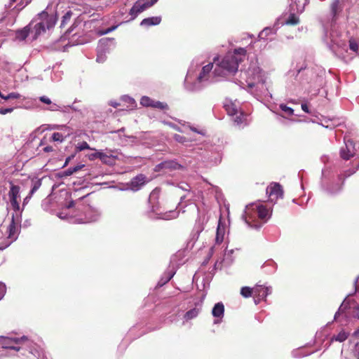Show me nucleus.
Masks as SVG:
<instances>
[{"label": "nucleus", "mask_w": 359, "mask_h": 359, "mask_svg": "<svg viewBox=\"0 0 359 359\" xmlns=\"http://www.w3.org/2000/svg\"><path fill=\"white\" fill-rule=\"evenodd\" d=\"M161 18L156 16V17L144 18V20H142L140 25L142 26L149 27V26H152V25H159L161 23Z\"/></svg>", "instance_id": "obj_16"}, {"label": "nucleus", "mask_w": 359, "mask_h": 359, "mask_svg": "<svg viewBox=\"0 0 359 359\" xmlns=\"http://www.w3.org/2000/svg\"><path fill=\"white\" fill-rule=\"evenodd\" d=\"M10 184L11 187L8 192L10 202L13 209L15 211H18L20 209V204L18 198L20 197V188L19 186L13 184L12 182H10Z\"/></svg>", "instance_id": "obj_6"}, {"label": "nucleus", "mask_w": 359, "mask_h": 359, "mask_svg": "<svg viewBox=\"0 0 359 359\" xmlns=\"http://www.w3.org/2000/svg\"><path fill=\"white\" fill-rule=\"evenodd\" d=\"M302 109L306 113H309V107L306 104H302Z\"/></svg>", "instance_id": "obj_45"}, {"label": "nucleus", "mask_w": 359, "mask_h": 359, "mask_svg": "<svg viewBox=\"0 0 359 359\" xmlns=\"http://www.w3.org/2000/svg\"><path fill=\"white\" fill-rule=\"evenodd\" d=\"M356 154L355 143L351 140L345 142V147L340 150V156L344 160H348Z\"/></svg>", "instance_id": "obj_8"}, {"label": "nucleus", "mask_w": 359, "mask_h": 359, "mask_svg": "<svg viewBox=\"0 0 359 359\" xmlns=\"http://www.w3.org/2000/svg\"><path fill=\"white\" fill-rule=\"evenodd\" d=\"M224 108H225L227 114L230 116H234V115H236L237 114H238V109L234 103H232V102L226 103L224 105Z\"/></svg>", "instance_id": "obj_19"}, {"label": "nucleus", "mask_w": 359, "mask_h": 359, "mask_svg": "<svg viewBox=\"0 0 359 359\" xmlns=\"http://www.w3.org/2000/svg\"><path fill=\"white\" fill-rule=\"evenodd\" d=\"M0 97H1L2 99L4 98V95L2 94L1 91H0Z\"/></svg>", "instance_id": "obj_50"}, {"label": "nucleus", "mask_w": 359, "mask_h": 359, "mask_svg": "<svg viewBox=\"0 0 359 359\" xmlns=\"http://www.w3.org/2000/svg\"><path fill=\"white\" fill-rule=\"evenodd\" d=\"M241 294L245 298L254 296V287L252 288L247 286L243 287L241 289Z\"/></svg>", "instance_id": "obj_24"}, {"label": "nucleus", "mask_w": 359, "mask_h": 359, "mask_svg": "<svg viewBox=\"0 0 359 359\" xmlns=\"http://www.w3.org/2000/svg\"><path fill=\"white\" fill-rule=\"evenodd\" d=\"M359 168V160L357 161L356 167L352 169L347 170L344 171V172L341 175H339V180H342L343 181L346 177H348L355 173L356 170Z\"/></svg>", "instance_id": "obj_23"}, {"label": "nucleus", "mask_w": 359, "mask_h": 359, "mask_svg": "<svg viewBox=\"0 0 359 359\" xmlns=\"http://www.w3.org/2000/svg\"><path fill=\"white\" fill-rule=\"evenodd\" d=\"M269 209L263 205H257L255 212H245V220L249 226L255 228L260 227L262 223H259L255 221V218L257 217L263 222H265L269 217Z\"/></svg>", "instance_id": "obj_4"}, {"label": "nucleus", "mask_w": 359, "mask_h": 359, "mask_svg": "<svg viewBox=\"0 0 359 359\" xmlns=\"http://www.w3.org/2000/svg\"><path fill=\"white\" fill-rule=\"evenodd\" d=\"M74 155H72V156H68V157L66 158V160H65V164H64L63 167H66V166L69 164V161H70L72 158H74Z\"/></svg>", "instance_id": "obj_43"}, {"label": "nucleus", "mask_w": 359, "mask_h": 359, "mask_svg": "<svg viewBox=\"0 0 359 359\" xmlns=\"http://www.w3.org/2000/svg\"><path fill=\"white\" fill-rule=\"evenodd\" d=\"M270 288L262 285L257 284L254 287V299L256 304L261 300L265 299L269 294Z\"/></svg>", "instance_id": "obj_10"}, {"label": "nucleus", "mask_w": 359, "mask_h": 359, "mask_svg": "<svg viewBox=\"0 0 359 359\" xmlns=\"http://www.w3.org/2000/svg\"><path fill=\"white\" fill-rule=\"evenodd\" d=\"M235 117L233 118V121L235 123H236L238 125L241 124L246 121V114H244L241 111H238V114L236 115H234Z\"/></svg>", "instance_id": "obj_26"}, {"label": "nucleus", "mask_w": 359, "mask_h": 359, "mask_svg": "<svg viewBox=\"0 0 359 359\" xmlns=\"http://www.w3.org/2000/svg\"><path fill=\"white\" fill-rule=\"evenodd\" d=\"M11 1V5L15 3L17 0H10Z\"/></svg>", "instance_id": "obj_51"}, {"label": "nucleus", "mask_w": 359, "mask_h": 359, "mask_svg": "<svg viewBox=\"0 0 359 359\" xmlns=\"http://www.w3.org/2000/svg\"><path fill=\"white\" fill-rule=\"evenodd\" d=\"M83 167H84V165H76L74 168H72V172L73 173H75L76 172H78L79 170H80Z\"/></svg>", "instance_id": "obj_42"}, {"label": "nucleus", "mask_w": 359, "mask_h": 359, "mask_svg": "<svg viewBox=\"0 0 359 359\" xmlns=\"http://www.w3.org/2000/svg\"><path fill=\"white\" fill-rule=\"evenodd\" d=\"M338 11V4L334 3L332 5V13L333 16L335 17Z\"/></svg>", "instance_id": "obj_40"}, {"label": "nucleus", "mask_w": 359, "mask_h": 359, "mask_svg": "<svg viewBox=\"0 0 359 359\" xmlns=\"http://www.w3.org/2000/svg\"><path fill=\"white\" fill-rule=\"evenodd\" d=\"M101 154H102L101 151H97L95 153H93V154H90L89 158L90 160H94L95 158L100 159Z\"/></svg>", "instance_id": "obj_37"}, {"label": "nucleus", "mask_w": 359, "mask_h": 359, "mask_svg": "<svg viewBox=\"0 0 359 359\" xmlns=\"http://www.w3.org/2000/svg\"><path fill=\"white\" fill-rule=\"evenodd\" d=\"M199 312H200V310L198 309H196V308L192 309L185 313V314L184 316V318L187 321L194 319L198 316Z\"/></svg>", "instance_id": "obj_20"}, {"label": "nucleus", "mask_w": 359, "mask_h": 359, "mask_svg": "<svg viewBox=\"0 0 359 359\" xmlns=\"http://www.w3.org/2000/svg\"><path fill=\"white\" fill-rule=\"evenodd\" d=\"M349 48L351 50L355 53L358 52L359 47L357 41L355 39H351L349 40Z\"/></svg>", "instance_id": "obj_31"}, {"label": "nucleus", "mask_w": 359, "mask_h": 359, "mask_svg": "<svg viewBox=\"0 0 359 359\" xmlns=\"http://www.w3.org/2000/svg\"><path fill=\"white\" fill-rule=\"evenodd\" d=\"M171 278H172V276H170V277L168 278V280H166V282H168V281L171 279Z\"/></svg>", "instance_id": "obj_54"}, {"label": "nucleus", "mask_w": 359, "mask_h": 359, "mask_svg": "<svg viewBox=\"0 0 359 359\" xmlns=\"http://www.w3.org/2000/svg\"><path fill=\"white\" fill-rule=\"evenodd\" d=\"M0 345L3 348L15 350L16 351H23L22 355L29 358V354L34 355L33 349H32L33 342L27 339V337H0Z\"/></svg>", "instance_id": "obj_2"}, {"label": "nucleus", "mask_w": 359, "mask_h": 359, "mask_svg": "<svg viewBox=\"0 0 359 359\" xmlns=\"http://www.w3.org/2000/svg\"><path fill=\"white\" fill-rule=\"evenodd\" d=\"M224 313V306L222 302H218L214 306L212 314L215 318H223Z\"/></svg>", "instance_id": "obj_15"}, {"label": "nucleus", "mask_w": 359, "mask_h": 359, "mask_svg": "<svg viewBox=\"0 0 359 359\" xmlns=\"http://www.w3.org/2000/svg\"><path fill=\"white\" fill-rule=\"evenodd\" d=\"M356 317L359 319V306L356 308Z\"/></svg>", "instance_id": "obj_47"}, {"label": "nucleus", "mask_w": 359, "mask_h": 359, "mask_svg": "<svg viewBox=\"0 0 359 359\" xmlns=\"http://www.w3.org/2000/svg\"><path fill=\"white\" fill-rule=\"evenodd\" d=\"M143 1L137 0L130 8L129 14L133 16L132 19H135L139 13L152 6V3H149V1L143 2Z\"/></svg>", "instance_id": "obj_11"}, {"label": "nucleus", "mask_w": 359, "mask_h": 359, "mask_svg": "<svg viewBox=\"0 0 359 359\" xmlns=\"http://www.w3.org/2000/svg\"><path fill=\"white\" fill-rule=\"evenodd\" d=\"M72 15V12L71 11H67L62 17V20L61 22L60 27H63L67 24L68 21L70 20V18Z\"/></svg>", "instance_id": "obj_28"}, {"label": "nucleus", "mask_w": 359, "mask_h": 359, "mask_svg": "<svg viewBox=\"0 0 359 359\" xmlns=\"http://www.w3.org/2000/svg\"><path fill=\"white\" fill-rule=\"evenodd\" d=\"M76 149L79 151H81L85 149H91L89 144L86 142H82L78 144Z\"/></svg>", "instance_id": "obj_33"}, {"label": "nucleus", "mask_w": 359, "mask_h": 359, "mask_svg": "<svg viewBox=\"0 0 359 359\" xmlns=\"http://www.w3.org/2000/svg\"><path fill=\"white\" fill-rule=\"evenodd\" d=\"M41 186V180H37L34 182L33 187L29 194V195L25 198V202L27 201L29 199H30L32 196V195L40 188Z\"/></svg>", "instance_id": "obj_22"}, {"label": "nucleus", "mask_w": 359, "mask_h": 359, "mask_svg": "<svg viewBox=\"0 0 359 359\" xmlns=\"http://www.w3.org/2000/svg\"><path fill=\"white\" fill-rule=\"evenodd\" d=\"M212 67H213V64L209 63L208 65L204 66L202 68V70L198 76V80L199 82H202L203 81L208 80V75H209L210 71L212 70Z\"/></svg>", "instance_id": "obj_14"}, {"label": "nucleus", "mask_w": 359, "mask_h": 359, "mask_svg": "<svg viewBox=\"0 0 359 359\" xmlns=\"http://www.w3.org/2000/svg\"><path fill=\"white\" fill-rule=\"evenodd\" d=\"M271 32L272 29L271 28H265L259 34V38L264 39L267 36L271 34Z\"/></svg>", "instance_id": "obj_32"}, {"label": "nucleus", "mask_w": 359, "mask_h": 359, "mask_svg": "<svg viewBox=\"0 0 359 359\" xmlns=\"http://www.w3.org/2000/svg\"><path fill=\"white\" fill-rule=\"evenodd\" d=\"M353 353L355 356L359 359V341L356 342L353 348Z\"/></svg>", "instance_id": "obj_38"}, {"label": "nucleus", "mask_w": 359, "mask_h": 359, "mask_svg": "<svg viewBox=\"0 0 359 359\" xmlns=\"http://www.w3.org/2000/svg\"><path fill=\"white\" fill-rule=\"evenodd\" d=\"M20 97V95L19 93L13 92V93H9L7 95H4V100H8L10 99H19Z\"/></svg>", "instance_id": "obj_34"}, {"label": "nucleus", "mask_w": 359, "mask_h": 359, "mask_svg": "<svg viewBox=\"0 0 359 359\" xmlns=\"http://www.w3.org/2000/svg\"><path fill=\"white\" fill-rule=\"evenodd\" d=\"M349 336V332H346L344 330H341L337 334H334L332 337L331 341H336L339 342H343L347 339Z\"/></svg>", "instance_id": "obj_18"}, {"label": "nucleus", "mask_w": 359, "mask_h": 359, "mask_svg": "<svg viewBox=\"0 0 359 359\" xmlns=\"http://www.w3.org/2000/svg\"><path fill=\"white\" fill-rule=\"evenodd\" d=\"M73 172H72V168H68L67 170H65L62 173V177H67V176H70L72 175H73Z\"/></svg>", "instance_id": "obj_41"}, {"label": "nucleus", "mask_w": 359, "mask_h": 359, "mask_svg": "<svg viewBox=\"0 0 359 359\" xmlns=\"http://www.w3.org/2000/svg\"><path fill=\"white\" fill-rule=\"evenodd\" d=\"M224 240V231L221 230L219 224L218 225L217 229V234L215 241L216 243L218 244H220Z\"/></svg>", "instance_id": "obj_27"}, {"label": "nucleus", "mask_w": 359, "mask_h": 359, "mask_svg": "<svg viewBox=\"0 0 359 359\" xmlns=\"http://www.w3.org/2000/svg\"><path fill=\"white\" fill-rule=\"evenodd\" d=\"M245 55L246 50L243 48L235 49L233 53H228L215 68V75L224 76L227 73H236L239 63L243 60Z\"/></svg>", "instance_id": "obj_1"}, {"label": "nucleus", "mask_w": 359, "mask_h": 359, "mask_svg": "<svg viewBox=\"0 0 359 359\" xmlns=\"http://www.w3.org/2000/svg\"><path fill=\"white\" fill-rule=\"evenodd\" d=\"M73 203H74L73 202H71V203H70V204H69V207H72V206L73 205Z\"/></svg>", "instance_id": "obj_56"}, {"label": "nucleus", "mask_w": 359, "mask_h": 359, "mask_svg": "<svg viewBox=\"0 0 359 359\" xmlns=\"http://www.w3.org/2000/svg\"><path fill=\"white\" fill-rule=\"evenodd\" d=\"M308 4L309 0H295L294 5L296 6V11L299 13H302Z\"/></svg>", "instance_id": "obj_21"}, {"label": "nucleus", "mask_w": 359, "mask_h": 359, "mask_svg": "<svg viewBox=\"0 0 359 359\" xmlns=\"http://www.w3.org/2000/svg\"><path fill=\"white\" fill-rule=\"evenodd\" d=\"M43 150L44 152L48 153V152L53 151V148L51 146H47V147H44L43 149Z\"/></svg>", "instance_id": "obj_44"}, {"label": "nucleus", "mask_w": 359, "mask_h": 359, "mask_svg": "<svg viewBox=\"0 0 359 359\" xmlns=\"http://www.w3.org/2000/svg\"><path fill=\"white\" fill-rule=\"evenodd\" d=\"M117 158V156H114L112 154L108 155L106 153L102 152L100 160L101 161L109 165H112L115 163V161Z\"/></svg>", "instance_id": "obj_17"}, {"label": "nucleus", "mask_w": 359, "mask_h": 359, "mask_svg": "<svg viewBox=\"0 0 359 359\" xmlns=\"http://www.w3.org/2000/svg\"><path fill=\"white\" fill-rule=\"evenodd\" d=\"M357 292L359 293V283L358 285L357 286Z\"/></svg>", "instance_id": "obj_55"}, {"label": "nucleus", "mask_w": 359, "mask_h": 359, "mask_svg": "<svg viewBox=\"0 0 359 359\" xmlns=\"http://www.w3.org/2000/svg\"><path fill=\"white\" fill-rule=\"evenodd\" d=\"M52 140L54 141V142H62L64 141L65 138V136L63 135L62 133H54L53 135H52Z\"/></svg>", "instance_id": "obj_29"}, {"label": "nucleus", "mask_w": 359, "mask_h": 359, "mask_svg": "<svg viewBox=\"0 0 359 359\" xmlns=\"http://www.w3.org/2000/svg\"><path fill=\"white\" fill-rule=\"evenodd\" d=\"M34 20L31 21L29 25L24 28L16 31V38L19 40L23 41L31 34L32 25Z\"/></svg>", "instance_id": "obj_13"}, {"label": "nucleus", "mask_w": 359, "mask_h": 359, "mask_svg": "<svg viewBox=\"0 0 359 359\" xmlns=\"http://www.w3.org/2000/svg\"><path fill=\"white\" fill-rule=\"evenodd\" d=\"M266 194H269V200L271 202L276 201L279 198H283V190L278 183H271L266 188Z\"/></svg>", "instance_id": "obj_5"}, {"label": "nucleus", "mask_w": 359, "mask_h": 359, "mask_svg": "<svg viewBox=\"0 0 359 359\" xmlns=\"http://www.w3.org/2000/svg\"><path fill=\"white\" fill-rule=\"evenodd\" d=\"M341 189V185L338 187L337 191L340 190Z\"/></svg>", "instance_id": "obj_57"}, {"label": "nucleus", "mask_w": 359, "mask_h": 359, "mask_svg": "<svg viewBox=\"0 0 359 359\" xmlns=\"http://www.w3.org/2000/svg\"><path fill=\"white\" fill-rule=\"evenodd\" d=\"M39 100L46 104H51V100L47 97L46 96H41L39 97Z\"/></svg>", "instance_id": "obj_39"}, {"label": "nucleus", "mask_w": 359, "mask_h": 359, "mask_svg": "<svg viewBox=\"0 0 359 359\" xmlns=\"http://www.w3.org/2000/svg\"><path fill=\"white\" fill-rule=\"evenodd\" d=\"M34 22L32 25L31 34H32V40H36L41 34L54 27L56 23V16L49 15L46 11H43L38 14L37 18L34 20Z\"/></svg>", "instance_id": "obj_3"}, {"label": "nucleus", "mask_w": 359, "mask_h": 359, "mask_svg": "<svg viewBox=\"0 0 359 359\" xmlns=\"http://www.w3.org/2000/svg\"><path fill=\"white\" fill-rule=\"evenodd\" d=\"M299 23V18L294 13H291L287 20L285 21V24L287 25L294 26Z\"/></svg>", "instance_id": "obj_25"}, {"label": "nucleus", "mask_w": 359, "mask_h": 359, "mask_svg": "<svg viewBox=\"0 0 359 359\" xmlns=\"http://www.w3.org/2000/svg\"><path fill=\"white\" fill-rule=\"evenodd\" d=\"M13 111V108H0V114L2 115L11 113Z\"/></svg>", "instance_id": "obj_36"}, {"label": "nucleus", "mask_w": 359, "mask_h": 359, "mask_svg": "<svg viewBox=\"0 0 359 359\" xmlns=\"http://www.w3.org/2000/svg\"><path fill=\"white\" fill-rule=\"evenodd\" d=\"M146 179V176L142 174H140L133 177L130 181L131 189L133 190H138L142 185L145 184Z\"/></svg>", "instance_id": "obj_12"}, {"label": "nucleus", "mask_w": 359, "mask_h": 359, "mask_svg": "<svg viewBox=\"0 0 359 359\" xmlns=\"http://www.w3.org/2000/svg\"><path fill=\"white\" fill-rule=\"evenodd\" d=\"M305 68H306V67L300 68V69H299L298 72H300L303 69H305Z\"/></svg>", "instance_id": "obj_53"}, {"label": "nucleus", "mask_w": 359, "mask_h": 359, "mask_svg": "<svg viewBox=\"0 0 359 359\" xmlns=\"http://www.w3.org/2000/svg\"><path fill=\"white\" fill-rule=\"evenodd\" d=\"M280 108L281 109V110L283 111H284L287 115H292L293 113H294V110L290 107H287L286 104H281L280 105Z\"/></svg>", "instance_id": "obj_30"}, {"label": "nucleus", "mask_w": 359, "mask_h": 359, "mask_svg": "<svg viewBox=\"0 0 359 359\" xmlns=\"http://www.w3.org/2000/svg\"><path fill=\"white\" fill-rule=\"evenodd\" d=\"M6 291V285L0 282V299L3 298Z\"/></svg>", "instance_id": "obj_35"}, {"label": "nucleus", "mask_w": 359, "mask_h": 359, "mask_svg": "<svg viewBox=\"0 0 359 359\" xmlns=\"http://www.w3.org/2000/svg\"><path fill=\"white\" fill-rule=\"evenodd\" d=\"M20 228L18 226V223L15 221V217L13 215L11 223L9 224L7 231L8 233V238L10 240L8 244H6L4 246L0 247V250L4 249L8 245H10L13 241H15L18 238V235L19 233Z\"/></svg>", "instance_id": "obj_9"}, {"label": "nucleus", "mask_w": 359, "mask_h": 359, "mask_svg": "<svg viewBox=\"0 0 359 359\" xmlns=\"http://www.w3.org/2000/svg\"><path fill=\"white\" fill-rule=\"evenodd\" d=\"M158 0H151L149 3H152V6Z\"/></svg>", "instance_id": "obj_48"}, {"label": "nucleus", "mask_w": 359, "mask_h": 359, "mask_svg": "<svg viewBox=\"0 0 359 359\" xmlns=\"http://www.w3.org/2000/svg\"><path fill=\"white\" fill-rule=\"evenodd\" d=\"M182 139H183V137H181L180 135H176L175 140H176L177 141L182 142Z\"/></svg>", "instance_id": "obj_46"}, {"label": "nucleus", "mask_w": 359, "mask_h": 359, "mask_svg": "<svg viewBox=\"0 0 359 359\" xmlns=\"http://www.w3.org/2000/svg\"><path fill=\"white\" fill-rule=\"evenodd\" d=\"M140 104L146 107H152L161 110H168V105L165 102L154 100L148 96H143L140 100Z\"/></svg>", "instance_id": "obj_7"}, {"label": "nucleus", "mask_w": 359, "mask_h": 359, "mask_svg": "<svg viewBox=\"0 0 359 359\" xmlns=\"http://www.w3.org/2000/svg\"><path fill=\"white\" fill-rule=\"evenodd\" d=\"M202 230H203V227H202V226H200V227L198 228V232L201 231Z\"/></svg>", "instance_id": "obj_52"}, {"label": "nucleus", "mask_w": 359, "mask_h": 359, "mask_svg": "<svg viewBox=\"0 0 359 359\" xmlns=\"http://www.w3.org/2000/svg\"><path fill=\"white\" fill-rule=\"evenodd\" d=\"M111 105L113 106L114 107H117L118 104V103H113Z\"/></svg>", "instance_id": "obj_49"}]
</instances>
